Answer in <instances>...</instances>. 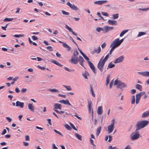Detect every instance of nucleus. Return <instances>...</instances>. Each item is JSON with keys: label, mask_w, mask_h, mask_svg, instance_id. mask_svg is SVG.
<instances>
[{"label": "nucleus", "mask_w": 149, "mask_h": 149, "mask_svg": "<svg viewBox=\"0 0 149 149\" xmlns=\"http://www.w3.org/2000/svg\"><path fill=\"white\" fill-rule=\"evenodd\" d=\"M106 46V44L104 42L101 45V47L102 48H104Z\"/></svg>", "instance_id": "680f3d73"}, {"label": "nucleus", "mask_w": 149, "mask_h": 149, "mask_svg": "<svg viewBox=\"0 0 149 149\" xmlns=\"http://www.w3.org/2000/svg\"><path fill=\"white\" fill-rule=\"evenodd\" d=\"M97 113L99 115L101 114L103 112L102 107V106L99 107L97 110Z\"/></svg>", "instance_id": "b1692460"}, {"label": "nucleus", "mask_w": 149, "mask_h": 149, "mask_svg": "<svg viewBox=\"0 0 149 149\" xmlns=\"http://www.w3.org/2000/svg\"><path fill=\"white\" fill-rule=\"evenodd\" d=\"M54 131L55 132H56V133L58 134L59 135H61V136H62L63 135L60 132H59L57 131L56 130L54 129Z\"/></svg>", "instance_id": "de8ad7c7"}, {"label": "nucleus", "mask_w": 149, "mask_h": 149, "mask_svg": "<svg viewBox=\"0 0 149 149\" xmlns=\"http://www.w3.org/2000/svg\"><path fill=\"white\" fill-rule=\"evenodd\" d=\"M146 34V33L144 32H139L137 36V37H139L143 36Z\"/></svg>", "instance_id": "473e14b6"}, {"label": "nucleus", "mask_w": 149, "mask_h": 149, "mask_svg": "<svg viewBox=\"0 0 149 149\" xmlns=\"http://www.w3.org/2000/svg\"><path fill=\"white\" fill-rule=\"evenodd\" d=\"M101 51V47L100 46L98 47L97 49H95L92 51V54H95L96 53L99 54L100 53Z\"/></svg>", "instance_id": "aec40b11"}, {"label": "nucleus", "mask_w": 149, "mask_h": 149, "mask_svg": "<svg viewBox=\"0 0 149 149\" xmlns=\"http://www.w3.org/2000/svg\"><path fill=\"white\" fill-rule=\"evenodd\" d=\"M113 80L111 81L109 85V88H112L113 85Z\"/></svg>", "instance_id": "09e8293b"}, {"label": "nucleus", "mask_w": 149, "mask_h": 149, "mask_svg": "<svg viewBox=\"0 0 149 149\" xmlns=\"http://www.w3.org/2000/svg\"><path fill=\"white\" fill-rule=\"evenodd\" d=\"M62 109V105L58 103H55L54 105V110L56 112V111H58L57 109Z\"/></svg>", "instance_id": "9b49d317"}, {"label": "nucleus", "mask_w": 149, "mask_h": 149, "mask_svg": "<svg viewBox=\"0 0 149 149\" xmlns=\"http://www.w3.org/2000/svg\"><path fill=\"white\" fill-rule=\"evenodd\" d=\"M136 88L139 90L140 91H141L142 90V86L141 85L139 84H137L136 86Z\"/></svg>", "instance_id": "4c0bfd02"}, {"label": "nucleus", "mask_w": 149, "mask_h": 149, "mask_svg": "<svg viewBox=\"0 0 149 149\" xmlns=\"http://www.w3.org/2000/svg\"><path fill=\"white\" fill-rule=\"evenodd\" d=\"M84 61V60L83 58L81 56H79L78 62H79L80 64L82 66H83V64Z\"/></svg>", "instance_id": "4be33fe9"}, {"label": "nucleus", "mask_w": 149, "mask_h": 149, "mask_svg": "<svg viewBox=\"0 0 149 149\" xmlns=\"http://www.w3.org/2000/svg\"><path fill=\"white\" fill-rule=\"evenodd\" d=\"M27 90L26 88H23L21 90V92L22 93H25L26 91Z\"/></svg>", "instance_id": "13d9d810"}, {"label": "nucleus", "mask_w": 149, "mask_h": 149, "mask_svg": "<svg viewBox=\"0 0 149 149\" xmlns=\"http://www.w3.org/2000/svg\"><path fill=\"white\" fill-rule=\"evenodd\" d=\"M146 93L144 91L138 94H137L136 95V104L138 103L139 102V100L140 99L141 96L143 95H145Z\"/></svg>", "instance_id": "6e6552de"}, {"label": "nucleus", "mask_w": 149, "mask_h": 149, "mask_svg": "<svg viewBox=\"0 0 149 149\" xmlns=\"http://www.w3.org/2000/svg\"><path fill=\"white\" fill-rule=\"evenodd\" d=\"M69 62L74 64H77L78 62V57L72 56L71 59L69 61Z\"/></svg>", "instance_id": "1a4fd4ad"}, {"label": "nucleus", "mask_w": 149, "mask_h": 149, "mask_svg": "<svg viewBox=\"0 0 149 149\" xmlns=\"http://www.w3.org/2000/svg\"><path fill=\"white\" fill-rule=\"evenodd\" d=\"M108 23L112 25H115L117 24V22L116 20H109L108 21Z\"/></svg>", "instance_id": "5701e85b"}, {"label": "nucleus", "mask_w": 149, "mask_h": 149, "mask_svg": "<svg viewBox=\"0 0 149 149\" xmlns=\"http://www.w3.org/2000/svg\"><path fill=\"white\" fill-rule=\"evenodd\" d=\"M115 66V65L113 64L112 62H111L108 65L107 68H111L114 67Z\"/></svg>", "instance_id": "c9c22d12"}, {"label": "nucleus", "mask_w": 149, "mask_h": 149, "mask_svg": "<svg viewBox=\"0 0 149 149\" xmlns=\"http://www.w3.org/2000/svg\"><path fill=\"white\" fill-rule=\"evenodd\" d=\"M90 91H91V95H92V96L93 97H95V94L93 91L92 88L91 87Z\"/></svg>", "instance_id": "37998d69"}, {"label": "nucleus", "mask_w": 149, "mask_h": 149, "mask_svg": "<svg viewBox=\"0 0 149 149\" xmlns=\"http://www.w3.org/2000/svg\"><path fill=\"white\" fill-rule=\"evenodd\" d=\"M47 49L49 50L50 51H52L53 50L52 47L51 46L47 47Z\"/></svg>", "instance_id": "69168bd1"}, {"label": "nucleus", "mask_w": 149, "mask_h": 149, "mask_svg": "<svg viewBox=\"0 0 149 149\" xmlns=\"http://www.w3.org/2000/svg\"><path fill=\"white\" fill-rule=\"evenodd\" d=\"M139 10H142L143 11H147L148 10H149V8H139Z\"/></svg>", "instance_id": "603ef678"}, {"label": "nucleus", "mask_w": 149, "mask_h": 149, "mask_svg": "<svg viewBox=\"0 0 149 149\" xmlns=\"http://www.w3.org/2000/svg\"><path fill=\"white\" fill-rule=\"evenodd\" d=\"M108 149H119L118 148H117L116 147H113L112 146H110L108 148Z\"/></svg>", "instance_id": "8fccbe9b"}, {"label": "nucleus", "mask_w": 149, "mask_h": 149, "mask_svg": "<svg viewBox=\"0 0 149 149\" xmlns=\"http://www.w3.org/2000/svg\"><path fill=\"white\" fill-rule=\"evenodd\" d=\"M51 62L54 63V64L56 65H57L59 66L62 67L63 66V65H62L60 63L56 61H55L54 60H52L51 61Z\"/></svg>", "instance_id": "cd10ccee"}, {"label": "nucleus", "mask_w": 149, "mask_h": 149, "mask_svg": "<svg viewBox=\"0 0 149 149\" xmlns=\"http://www.w3.org/2000/svg\"><path fill=\"white\" fill-rule=\"evenodd\" d=\"M138 73L143 76L149 77V72L145 71L143 72H138Z\"/></svg>", "instance_id": "ddd939ff"}, {"label": "nucleus", "mask_w": 149, "mask_h": 149, "mask_svg": "<svg viewBox=\"0 0 149 149\" xmlns=\"http://www.w3.org/2000/svg\"><path fill=\"white\" fill-rule=\"evenodd\" d=\"M88 63L90 66V68L94 72V73H95V67L93 63H91L90 61H88Z\"/></svg>", "instance_id": "f3484780"}, {"label": "nucleus", "mask_w": 149, "mask_h": 149, "mask_svg": "<svg viewBox=\"0 0 149 149\" xmlns=\"http://www.w3.org/2000/svg\"><path fill=\"white\" fill-rule=\"evenodd\" d=\"M28 109L31 111H33L35 110V108L32 103H29L28 105Z\"/></svg>", "instance_id": "412c9836"}, {"label": "nucleus", "mask_w": 149, "mask_h": 149, "mask_svg": "<svg viewBox=\"0 0 149 149\" xmlns=\"http://www.w3.org/2000/svg\"><path fill=\"white\" fill-rule=\"evenodd\" d=\"M13 36L15 38H19L20 37H23L24 36V34H19L13 35Z\"/></svg>", "instance_id": "a19ab883"}, {"label": "nucleus", "mask_w": 149, "mask_h": 149, "mask_svg": "<svg viewBox=\"0 0 149 149\" xmlns=\"http://www.w3.org/2000/svg\"><path fill=\"white\" fill-rule=\"evenodd\" d=\"M41 109L43 110V111L44 112L47 111L46 107H40V108L38 109V111L39 112H42V111L41 110H40Z\"/></svg>", "instance_id": "c756f323"}, {"label": "nucleus", "mask_w": 149, "mask_h": 149, "mask_svg": "<svg viewBox=\"0 0 149 149\" xmlns=\"http://www.w3.org/2000/svg\"><path fill=\"white\" fill-rule=\"evenodd\" d=\"M65 28L67 29H68L69 31L71 32L73 35L75 36L77 35V34L76 33H75L73 31L72 29V28L69 27L68 25H65Z\"/></svg>", "instance_id": "6ab92c4d"}, {"label": "nucleus", "mask_w": 149, "mask_h": 149, "mask_svg": "<svg viewBox=\"0 0 149 149\" xmlns=\"http://www.w3.org/2000/svg\"><path fill=\"white\" fill-rule=\"evenodd\" d=\"M149 116V110L144 112L142 115L141 117L143 118L147 117Z\"/></svg>", "instance_id": "a878e982"}, {"label": "nucleus", "mask_w": 149, "mask_h": 149, "mask_svg": "<svg viewBox=\"0 0 149 149\" xmlns=\"http://www.w3.org/2000/svg\"><path fill=\"white\" fill-rule=\"evenodd\" d=\"M124 149H132V147L130 145H127Z\"/></svg>", "instance_id": "5fc2aeb1"}, {"label": "nucleus", "mask_w": 149, "mask_h": 149, "mask_svg": "<svg viewBox=\"0 0 149 149\" xmlns=\"http://www.w3.org/2000/svg\"><path fill=\"white\" fill-rule=\"evenodd\" d=\"M32 39L33 40H36L38 39V38L35 36H32Z\"/></svg>", "instance_id": "3c124183"}, {"label": "nucleus", "mask_w": 149, "mask_h": 149, "mask_svg": "<svg viewBox=\"0 0 149 149\" xmlns=\"http://www.w3.org/2000/svg\"><path fill=\"white\" fill-rule=\"evenodd\" d=\"M70 126L74 130H77V129L76 128L74 125L72 123H70Z\"/></svg>", "instance_id": "6e6d98bb"}, {"label": "nucleus", "mask_w": 149, "mask_h": 149, "mask_svg": "<svg viewBox=\"0 0 149 149\" xmlns=\"http://www.w3.org/2000/svg\"><path fill=\"white\" fill-rule=\"evenodd\" d=\"M79 54V52L77 50H75L73 53V56L77 57Z\"/></svg>", "instance_id": "c03bdc74"}, {"label": "nucleus", "mask_w": 149, "mask_h": 149, "mask_svg": "<svg viewBox=\"0 0 149 149\" xmlns=\"http://www.w3.org/2000/svg\"><path fill=\"white\" fill-rule=\"evenodd\" d=\"M67 5L69 6L73 10L75 11H77L79 10V8L76 6L74 5V4H71L70 2L67 3Z\"/></svg>", "instance_id": "f8f14e48"}, {"label": "nucleus", "mask_w": 149, "mask_h": 149, "mask_svg": "<svg viewBox=\"0 0 149 149\" xmlns=\"http://www.w3.org/2000/svg\"><path fill=\"white\" fill-rule=\"evenodd\" d=\"M58 96L60 97H62L64 98H65L66 97V95H63L61 94H58Z\"/></svg>", "instance_id": "0e129e2a"}, {"label": "nucleus", "mask_w": 149, "mask_h": 149, "mask_svg": "<svg viewBox=\"0 0 149 149\" xmlns=\"http://www.w3.org/2000/svg\"><path fill=\"white\" fill-rule=\"evenodd\" d=\"M111 47H112V48L111 49V50H110L109 53V54H108L105 56V57H107V56H108L107 59L109 58V55L111 54L113 52L116 48L115 47H113V46H111Z\"/></svg>", "instance_id": "bb28decb"}, {"label": "nucleus", "mask_w": 149, "mask_h": 149, "mask_svg": "<svg viewBox=\"0 0 149 149\" xmlns=\"http://www.w3.org/2000/svg\"><path fill=\"white\" fill-rule=\"evenodd\" d=\"M101 13L104 16H107V17L109 16V14L107 12H102Z\"/></svg>", "instance_id": "49530a36"}, {"label": "nucleus", "mask_w": 149, "mask_h": 149, "mask_svg": "<svg viewBox=\"0 0 149 149\" xmlns=\"http://www.w3.org/2000/svg\"><path fill=\"white\" fill-rule=\"evenodd\" d=\"M62 12L63 14L65 15H68L69 14V13L68 12L64 11H62Z\"/></svg>", "instance_id": "052dcab7"}, {"label": "nucleus", "mask_w": 149, "mask_h": 149, "mask_svg": "<svg viewBox=\"0 0 149 149\" xmlns=\"http://www.w3.org/2000/svg\"><path fill=\"white\" fill-rule=\"evenodd\" d=\"M140 135L139 132L136 130L131 134L129 137L131 141H134L138 139L140 137Z\"/></svg>", "instance_id": "39448f33"}, {"label": "nucleus", "mask_w": 149, "mask_h": 149, "mask_svg": "<svg viewBox=\"0 0 149 149\" xmlns=\"http://www.w3.org/2000/svg\"><path fill=\"white\" fill-rule=\"evenodd\" d=\"M149 123L148 121L142 120L138 122L136 124V131H138L146 127Z\"/></svg>", "instance_id": "f03ea898"}, {"label": "nucleus", "mask_w": 149, "mask_h": 149, "mask_svg": "<svg viewBox=\"0 0 149 149\" xmlns=\"http://www.w3.org/2000/svg\"><path fill=\"white\" fill-rule=\"evenodd\" d=\"M65 69L67 71L69 72H71L73 70L70 69H69V68L66 67H64Z\"/></svg>", "instance_id": "864d4df0"}, {"label": "nucleus", "mask_w": 149, "mask_h": 149, "mask_svg": "<svg viewBox=\"0 0 149 149\" xmlns=\"http://www.w3.org/2000/svg\"><path fill=\"white\" fill-rule=\"evenodd\" d=\"M107 57H105L104 58V56H103L100 59L97 65V68L101 71L102 72L103 70L104 66L105 64V62L107 60Z\"/></svg>", "instance_id": "7ed1b4c3"}, {"label": "nucleus", "mask_w": 149, "mask_h": 149, "mask_svg": "<svg viewBox=\"0 0 149 149\" xmlns=\"http://www.w3.org/2000/svg\"><path fill=\"white\" fill-rule=\"evenodd\" d=\"M113 28H114L113 26H105L103 27H97L96 29V30L99 33L102 32L103 33H106L112 30Z\"/></svg>", "instance_id": "f257e3e1"}, {"label": "nucleus", "mask_w": 149, "mask_h": 149, "mask_svg": "<svg viewBox=\"0 0 149 149\" xmlns=\"http://www.w3.org/2000/svg\"><path fill=\"white\" fill-rule=\"evenodd\" d=\"M63 86L68 91H71L72 90L71 86H70L63 85Z\"/></svg>", "instance_id": "72a5a7b5"}, {"label": "nucleus", "mask_w": 149, "mask_h": 149, "mask_svg": "<svg viewBox=\"0 0 149 149\" xmlns=\"http://www.w3.org/2000/svg\"><path fill=\"white\" fill-rule=\"evenodd\" d=\"M120 45V44L119 42V38H117L115 39L111 43L110 47L113 46L115 48L119 46Z\"/></svg>", "instance_id": "0eeeda50"}, {"label": "nucleus", "mask_w": 149, "mask_h": 149, "mask_svg": "<svg viewBox=\"0 0 149 149\" xmlns=\"http://www.w3.org/2000/svg\"><path fill=\"white\" fill-rule=\"evenodd\" d=\"M83 57L86 60L88 61H89V58L87 57L86 55L85 54L83 56Z\"/></svg>", "instance_id": "bf43d9fd"}, {"label": "nucleus", "mask_w": 149, "mask_h": 149, "mask_svg": "<svg viewBox=\"0 0 149 149\" xmlns=\"http://www.w3.org/2000/svg\"><path fill=\"white\" fill-rule=\"evenodd\" d=\"M53 149H58V148L54 144H53L52 145Z\"/></svg>", "instance_id": "338daca9"}, {"label": "nucleus", "mask_w": 149, "mask_h": 149, "mask_svg": "<svg viewBox=\"0 0 149 149\" xmlns=\"http://www.w3.org/2000/svg\"><path fill=\"white\" fill-rule=\"evenodd\" d=\"M107 2H108V1L107 0H100L95 1L94 2V3L95 4L102 5L103 4L106 3Z\"/></svg>", "instance_id": "2eb2a0df"}, {"label": "nucleus", "mask_w": 149, "mask_h": 149, "mask_svg": "<svg viewBox=\"0 0 149 149\" xmlns=\"http://www.w3.org/2000/svg\"><path fill=\"white\" fill-rule=\"evenodd\" d=\"M88 105L89 112L90 113L91 111H92V113L93 114V109L92 107V102L91 100H90L88 101Z\"/></svg>", "instance_id": "dca6fc26"}, {"label": "nucleus", "mask_w": 149, "mask_h": 149, "mask_svg": "<svg viewBox=\"0 0 149 149\" xmlns=\"http://www.w3.org/2000/svg\"><path fill=\"white\" fill-rule=\"evenodd\" d=\"M114 125L115 120L114 119H113L112 120V123L107 127V131L108 133L110 134L113 132L115 128Z\"/></svg>", "instance_id": "423d86ee"}, {"label": "nucleus", "mask_w": 149, "mask_h": 149, "mask_svg": "<svg viewBox=\"0 0 149 149\" xmlns=\"http://www.w3.org/2000/svg\"><path fill=\"white\" fill-rule=\"evenodd\" d=\"M128 31V30H125L123 31L120 33V37H122Z\"/></svg>", "instance_id": "7c9ffc66"}, {"label": "nucleus", "mask_w": 149, "mask_h": 149, "mask_svg": "<svg viewBox=\"0 0 149 149\" xmlns=\"http://www.w3.org/2000/svg\"><path fill=\"white\" fill-rule=\"evenodd\" d=\"M114 85L117 86V87L121 89H123L127 87V84L124 83L122 82L120 80L117 79H116L114 81Z\"/></svg>", "instance_id": "20e7f679"}, {"label": "nucleus", "mask_w": 149, "mask_h": 149, "mask_svg": "<svg viewBox=\"0 0 149 149\" xmlns=\"http://www.w3.org/2000/svg\"><path fill=\"white\" fill-rule=\"evenodd\" d=\"M24 106V103L23 102L17 101L16 103V106L20 107L21 108H23Z\"/></svg>", "instance_id": "a211bd4d"}, {"label": "nucleus", "mask_w": 149, "mask_h": 149, "mask_svg": "<svg viewBox=\"0 0 149 149\" xmlns=\"http://www.w3.org/2000/svg\"><path fill=\"white\" fill-rule=\"evenodd\" d=\"M56 112L60 114H62L64 113H65L64 111H56Z\"/></svg>", "instance_id": "4d7b16f0"}, {"label": "nucleus", "mask_w": 149, "mask_h": 149, "mask_svg": "<svg viewBox=\"0 0 149 149\" xmlns=\"http://www.w3.org/2000/svg\"><path fill=\"white\" fill-rule=\"evenodd\" d=\"M6 118L8 120L9 122H10L11 121L12 119L10 118L9 117H6Z\"/></svg>", "instance_id": "774afa93"}, {"label": "nucleus", "mask_w": 149, "mask_h": 149, "mask_svg": "<svg viewBox=\"0 0 149 149\" xmlns=\"http://www.w3.org/2000/svg\"><path fill=\"white\" fill-rule=\"evenodd\" d=\"M101 129V127H98L97 130V133H96V135L98 136L99 134Z\"/></svg>", "instance_id": "79ce46f5"}, {"label": "nucleus", "mask_w": 149, "mask_h": 149, "mask_svg": "<svg viewBox=\"0 0 149 149\" xmlns=\"http://www.w3.org/2000/svg\"><path fill=\"white\" fill-rule=\"evenodd\" d=\"M110 78V75H109L107 76L106 80V85L107 86L108 85V84L109 83V80Z\"/></svg>", "instance_id": "f704fd0d"}, {"label": "nucleus", "mask_w": 149, "mask_h": 149, "mask_svg": "<svg viewBox=\"0 0 149 149\" xmlns=\"http://www.w3.org/2000/svg\"><path fill=\"white\" fill-rule=\"evenodd\" d=\"M48 91H49L54 93H58L60 92V91L59 90L56 88L49 89Z\"/></svg>", "instance_id": "393cba45"}, {"label": "nucleus", "mask_w": 149, "mask_h": 149, "mask_svg": "<svg viewBox=\"0 0 149 149\" xmlns=\"http://www.w3.org/2000/svg\"><path fill=\"white\" fill-rule=\"evenodd\" d=\"M83 77L85 79H88V77L89 75V73L86 71H85L82 74Z\"/></svg>", "instance_id": "c85d7f7f"}, {"label": "nucleus", "mask_w": 149, "mask_h": 149, "mask_svg": "<svg viewBox=\"0 0 149 149\" xmlns=\"http://www.w3.org/2000/svg\"><path fill=\"white\" fill-rule=\"evenodd\" d=\"M113 19H117L119 17V14H113L112 15Z\"/></svg>", "instance_id": "ea45409f"}, {"label": "nucleus", "mask_w": 149, "mask_h": 149, "mask_svg": "<svg viewBox=\"0 0 149 149\" xmlns=\"http://www.w3.org/2000/svg\"><path fill=\"white\" fill-rule=\"evenodd\" d=\"M58 102L60 103H62L65 105H67L70 106H71V105L69 101L67 99L66 100H59Z\"/></svg>", "instance_id": "4468645a"}, {"label": "nucleus", "mask_w": 149, "mask_h": 149, "mask_svg": "<svg viewBox=\"0 0 149 149\" xmlns=\"http://www.w3.org/2000/svg\"><path fill=\"white\" fill-rule=\"evenodd\" d=\"M135 98L134 95H132L131 97V103L134 104L135 103Z\"/></svg>", "instance_id": "e433bc0d"}, {"label": "nucleus", "mask_w": 149, "mask_h": 149, "mask_svg": "<svg viewBox=\"0 0 149 149\" xmlns=\"http://www.w3.org/2000/svg\"><path fill=\"white\" fill-rule=\"evenodd\" d=\"M75 136L76 137L80 140H82V136L77 133H75Z\"/></svg>", "instance_id": "2f4dec72"}, {"label": "nucleus", "mask_w": 149, "mask_h": 149, "mask_svg": "<svg viewBox=\"0 0 149 149\" xmlns=\"http://www.w3.org/2000/svg\"><path fill=\"white\" fill-rule=\"evenodd\" d=\"M13 19V18H6L3 20V21L4 22L10 21H12Z\"/></svg>", "instance_id": "58836bf2"}, {"label": "nucleus", "mask_w": 149, "mask_h": 149, "mask_svg": "<svg viewBox=\"0 0 149 149\" xmlns=\"http://www.w3.org/2000/svg\"><path fill=\"white\" fill-rule=\"evenodd\" d=\"M23 145L24 146H28L29 145V143H28L27 142H23Z\"/></svg>", "instance_id": "e2e57ef3"}, {"label": "nucleus", "mask_w": 149, "mask_h": 149, "mask_svg": "<svg viewBox=\"0 0 149 149\" xmlns=\"http://www.w3.org/2000/svg\"><path fill=\"white\" fill-rule=\"evenodd\" d=\"M64 127H65L67 129L69 130H70L71 129V127L68 124H66L65 125Z\"/></svg>", "instance_id": "a18cd8bd"}, {"label": "nucleus", "mask_w": 149, "mask_h": 149, "mask_svg": "<svg viewBox=\"0 0 149 149\" xmlns=\"http://www.w3.org/2000/svg\"><path fill=\"white\" fill-rule=\"evenodd\" d=\"M124 59L123 56H121L116 58L113 61V63L115 64L118 63L123 62Z\"/></svg>", "instance_id": "9d476101"}]
</instances>
